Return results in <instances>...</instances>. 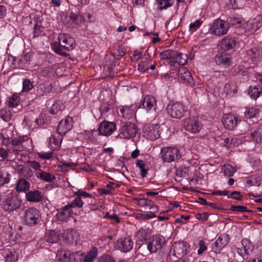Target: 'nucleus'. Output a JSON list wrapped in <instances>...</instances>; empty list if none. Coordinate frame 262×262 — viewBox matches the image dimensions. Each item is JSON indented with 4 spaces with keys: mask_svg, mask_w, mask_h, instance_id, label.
<instances>
[{
    "mask_svg": "<svg viewBox=\"0 0 262 262\" xmlns=\"http://www.w3.org/2000/svg\"><path fill=\"white\" fill-rule=\"evenodd\" d=\"M64 109V103L60 100L56 101L51 106L50 113L52 114H57Z\"/></svg>",
    "mask_w": 262,
    "mask_h": 262,
    "instance_id": "obj_39",
    "label": "nucleus"
},
{
    "mask_svg": "<svg viewBox=\"0 0 262 262\" xmlns=\"http://www.w3.org/2000/svg\"><path fill=\"white\" fill-rule=\"evenodd\" d=\"M28 163L30 164V167H32L35 170V172L42 170L40 169L41 165L39 162L33 160L29 161Z\"/></svg>",
    "mask_w": 262,
    "mask_h": 262,
    "instance_id": "obj_61",
    "label": "nucleus"
},
{
    "mask_svg": "<svg viewBox=\"0 0 262 262\" xmlns=\"http://www.w3.org/2000/svg\"><path fill=\"white\" fill-rule=\"evenodd\" d=\"M62 139L63 136L61 135L57 132L52 133L49 138V143L50 144L51 148L53 150L59 149Z\"/></svg>",
    "mask_w": 262,
    "mask_h": 262,
    "instance_id": "obj_25",
    "label": "nucleus"
},
{
    "mask_svg": "<svg viewBox=\"0 0 262 262\" xmlns=\"http://www.w3.org/2000/svg\"><path fill=\"white\" fill-rule=\"evenodd\" d=\"M165 243V237L161 235L156 234L152 236L147 244V249L150 253L156 252L160 249Z\"/></svg>",
    "mask_w": 262,
    "mask_h": 262,
    "instance_id": "obj_11",
    "label": "nucleus"
},
{
    "mask_svg": "<svg viewBox=\"0 0 262 262\" xmlns=\"http://www.w3.org/2000/svg\"><path fill=\"white\" fill-rule=\"evenodd\" d=\"M258 113V110L254 107H247L245 112V116L247 118H251L254 117Z\"/></svg>",
    "mask_w": 262,
    "mask_h": 262,
    "instance_id": "obj_52",
    "label": "nucleus"
},
{
    "mask_svg": "<svg viewBox=\"0 0 262 262\" xmlns=\"http://www.w3.org/2000/svg\"><path fill=\"white\" fill-rule=\"evenodd\" d=\"M52 84L49 82L40 83L37 88V92L40 95L49 93L52 90Z\"/></svg>",
    "mask_w": 262,
    "mask_h": 262,
    "instance_id": "obj_35",
    "label": "nucleus"
},
{
    "mask_svg": "<svg viewBox=\"0 0 262 262\" xmlns=\"http://www.w3.org/2000/svg\"><path fill=\"white\" fill-rule=\"evenodd\" d=\"M244 19L239 15H233L230 18L229 23L232 26H239L244 23Z\"/></svg>",
    "mask_w": 262,
    "mask_h": 262,
    "instance_id": "obj_50",
    "label": "nucleus"
},
{
    "mask_svg": "<svg viewBox=\"0 0 262 262\" xmlns=\"http://www.w3.org/2000/svg\"><path fill=\"white\" fill-rule=\"evenodd\" d=\"M76 198L74 200L70 203H68V205L71 209L75 207L80 208L83 206V202L80 197L77 195H75Z\"/></svg>",
    "mask_w": 262,
    "mask_h": 262,
    "instance_id": "obj_48",
    "label": "nucleus"
},
{
    "mask_svg": "<svg viewBox=\"0 0 262 262\" xmlns=\"http://www.w3.org/2000/svg\"><path fill=\"white\" fill-rule=\"evenodd\" d=\"M133 241L129 236L121 238L117 242L118 249L123 252L130 251L133 249Z\"/></svg>",
    "mask_w": 262,
    "mask_h": 262,
    "instance_id": "obj_21",
    "label": "nucleus"
},
{
    "mask_svg": "<svg viewBox=\"0 0 262 262\" xmlns=\"http://www.w3.org/2000/svg\"><path fill=\"white\" fill-rule=\"evenodd\" d=\"M120 112L122 116L127 119L131 118L134 114V109L132 106L124 105L120 108Z\"/></svg>",
    "mask_w": 262,
    "mask_h": 262,
    "instance_id": "obj_36",
    "label": "nucleus"
},
{
    "mask_svg": "<svg viewBox=\"0 0 262 262\" xmlns=\"http://www.w3.org/2000/svg\"><path fill=\"white\" fill-rule=\"evenodd\" d=\"M160 155L163 161L167 163L174 162L181 158L178 149L172 147H164L161 148Z\"/></svg>",
    "mask_w": 262,
    "mask_h": 262,
    "instance_id": "obj_4",
    "label": "nucleus"
},
{
    "mask_svg": "<svg viewBox=\"0 0 262 262\" xmlns=\"http://www.w3.org/2000/svg\"><path fill=\"white\" fill-rule=\"evenodd\" d=\"M21 200L18 195L15 193H10L2 204L3 209L8 212H12L18 209L21 205Z\"/></svg>",
    "mask_w": 262,
    "mask_h": 262,
    "instance_id": "obj_2",
    "label": "nucleus"
},
{
    "mask_svg": "<svg viewBox=\"0 0 262 262\" xmlns=\"http://www.w3.org/2000/svg\"><path fill=\"white\" fill-rule=\"evenodd\" d=\"M214 60L215 63L218 65L227 64L230 61V58L228 55L223 53L217 54L215 56Z\"/></svg>",
    "mask_w": 262,
    "mask_h": 262,
    "instance_id": "obj_40",
    "label": "nucleus"
},
{
    "mask_svg": "<svg viewBox=\"0 0 262 262\" xmlns=\"http://www.w3.org/2000/svg\"><path fill=\"white\" fill-rule=\"evenodd\" d=\"M262 26V15H257L253 19H249L246 24L244 28L245 31L253 33Z\"/></svg>",
    "mask_w": 262,
    "mask_h": 262,
    "instance_id": "obj_15",
    "label": "nucleus"
},
{
    "mask_svg": "<svg viewBox=\"0 0 262 262\" xmlns=\"http://www.w3.org/2000/svg\"><path fill=\"white\" fill-rule=\"evenodd\" d=\"M11 175L6 169H0V186L9 182Z\"/></svg>",
    "mask_w": 262,
    "mask_h": 262,
    "instance_id": "obj_41",
    "label": "nucleus"
},
{
    "mask_svg": "<svg viewBox=\"0 0 262 262\" xmlns=\"http://www.w3.org/2000/svg\"><path fill=\"white\" fill-rule=\"evenodd\" d=\"M143 131L147 138L151 140H155L160 137L157 128L152 125L146 124L144 126Z\"/></svg>",
    "mask_w": 262,
    "mask_h": 262,
    "instance_id": "obj_23",
    "label": "nucleus"
},
{
    "mask_svg": "<svg viewBox=\"0 0 262 262\" xmlns=\"http://www.w3.org/2000/svg\"><path fill=\"white\" fill-rule=\"evenodd\" d=\"M173 59H175L176 61L179 64L184 65L187 62L188 56L186 54L178 53L176 51Z\"/></svg>",
    "mask_w": 262,
    "mask_h": 262,
    "instance_id": "obj_44",
    "label": "nucleus"
},
{
    "mask_svg": "<svg viewBox=\"0 0 262 262\" xmlns=\"http://www.w3.org/2000/svg\"><path fill=\"white\" fill-rule=\"evenodd\" d=\"M194 260V257L191 253H189L185 255L183 257L180 258L177 262H193Z\"/></svg>",
    "mask_w": 262,
    "mask_h": 262,
    "instance_id": "obj_63",
    "label": "nucleus"
},
{
    "mask_svg": "<svg viewBox=\"0 0 262 262\" xmlns=\"http://www.w3.org/2000/svg\"><path fill=\"white\" fill-rule=\"evenodd\" d=\"M250 244V242L249 240L247 239H243L242 241V247L237 248L236 252L244 259L246 258L249 254Z\"/></svg>",
    "mask_w": 262,
    "mask_h": 262,
    "instance_id": "obj_29",
    "label": "nucleus"
},
{
    "mask_svg": "<svg viewBox=\"0 0 262 262\" xmlns=\"http://www.w3.org/2000/svg\"><path fill=\"white\" fill-rule=\"evenodd\" d=\"M73 127V119L71 117H67L61 120L59 123L57 132L62 136L65 135Z\"/></svg>",
    "mask_w": 262,
    "mask_h": 262,
    "instance_id": "obj_17",
    "label": "nucleus"
},
{
    "mask_svg": "<svg viewBox=\"0 0 262 262\" xmlns=\"http://www.w3.org/2000/svg\"><path fill=\"white\" fill-rule=\"evenodd\" d=\"M33 88V85L29 79H25L23 83V91L28 92Z\"/></svg>",
    "mask_w": 262,
    "mask_h": 262,
    "instance_id": "obj_59",
    "label": "nucleus"
},
{
    "mask_svg": "<svg viewBox=\"0 0 262 262\" xmlns=\"http://www.w3.org/2000/svg\"><path fill=\"white\" fill-rule=\"evenodd\" d=\"M260 82L262 84V77L260 79ZM262 93V87L255 85L254 86H250L248 89V94L251 98L256 100Z\"/></svg>",
    "mask_w": 262,
    "mask_h": 262,
    "instance_id": "obj_32",
    "label": "nucleus"
},
{
    "mask_svg": "<svg viewBox=\"0 0 262 262\" xmlns=\"http://www.w3.org/2000/svg\"><path fill=\"white\" fill-rule=\"evenodd\" d=\"M173 255L179 258L183 257L189 253V245L185 242H175L172 246Z\"/></svg>",
    "mask_w": 262,
    "mask_h": 262,
    "instance_id": "obj_10",
    "label": "nucleus"
},
{
    "mask_svg": "<svg viewBox=\"0 0 262 262\" xmlns=\"http://www.w3.org/2000/svg\"><path fill=\"white\" fill-rule=\"evenodd\" d=\"M136 166L140 168L142 177H145L147 173V169H146L145 167V164L144 162L142 160L138 159L136 162Z\"/></svg>",
    "mask_w": 262,
    "mask_h": 262,
    "instance_id": "obj_54",
    "label": "nucleus"
},
{
    "mask_svg": "<svg viewBox=\"0 0 262 262\" xmlns=\"http://www.w3.org/2000/svg\"><path fill=\"white\" fill-rule=\"evenodd\" d=\"M3 233L5 235V236L7 238H11L14 234V229L12 227V224L10 223V221H8V223L4 225L2 227Z\"/></svg>",
    "mask_w": 262,
    "mask_h": 262,
    "instance_id": "obj_38",
    "label": "nucleus"
},
{
    "mask_svg": "<svg viewBox=\"0 0 262 262\" xmlns=\"http://www.w3.org/2000/svg\"><path fill=\"white\" fill-rule=\"evenodd\" d=\"M184 126L186 130L192 134H196L202 129V124L197 118L191 117L184 120Z\"/></svg>",
    "mask_w": 262,
    "mask_h": 262,
    "instance_id": "obj_12",
    "label": "nucleus"
},
{
    "mask_svg": "<svg viewBox=\"0 0 262 262\" xmlns=\"http://www.w3.org/2000/svg\"><path fill=\"white\" fill-rule=\"evenodd\" d=\"M35 176L40 180L49 183L52 182L56 179L54 173L47 172L43 170L36 171Z\"/></svg>",
    "mask_w": 262,
    "mask_h": 262,
    "instance_id": "obj_27",
    "label": "nucleus"
},
{
    "mask_svg": "<svg viewBox=\"0 0 262 262\" xmlns=\"http://www.w3.org/2000/svg\"><path fill=\"white\" fill-rule=\"evenodd\" d=\"M157 100L151 95H147L142 98L139 103V108L145 109L148 113L155 112L157 109Z\"/></svg>",
    "mask_w": 262,
    "mask_h": 262,
    "instance_id": "obj_9",
    "label": "nucleus"
},
{
    "mask_svg": "<svg viewBox=\"0 0 262 262\" xmlns=\"http://www.w3.org/2000/svg\"><path fill=\"white\" fill-rule=\"evenodd\" d=\"M6 103L9 107L15 109L13 111L14 113L19 111L22 108V106L20 104V98L16 94H13L8 97L7 99Z\"/></svg>",
    "mask_w": 262,
    "mask_h": 262,
    "instance_id": "obj_24",
    "label": "nucleus"
},
{
    "mask_svg": "<svg viewBox=\"0 0 262 262\" xmlns=\"http://www.w3.org/2000/svg\"><path fill=\"white\" fill-rule=\"evenodd\" d=\"M178 78L182 83L190 86L194 85L193 78L190 72L184 67L180 68L178 70Z\"/></svg>",
    "mask_w": 262,
    "mask_h": 262,
    "instance_id": "obj_16",
    "label": "nucleus"
},
{
    "mask_svg": "<svg viewBox=\"0 0 262 262\" xmlns=\"http://www.w3.org/2000/svg\"><path fill=\"white\" fill-rule=\"evenodd\" d=\"M75 47V41L73 38L68 34H60L58 36V42L53 43L51 48L57 54L66 56L67 54L64 50L70 51Z\"/></svg>",
    "mask_w": 262,
    "mask_h": 262,
    "instance_id": "obj_1",
    "label": "nucleus"
},
{
    "mask_svg": "<svg viewBox=\"0 0 262 262\" xmlns=\"http://www.w3.org/2000/svg\"><path fill=\"white\" fill-rule=\"evenodd\" d=\"M158 9L161 11L170 7L173 5V0H156Z\"/></svg>",
    "mask_w": 262,
    "mask_h": 262,
    "instance_id": "obj_43",
    "label": "nucleus"
},
{
    "mask_svg": "<svg viewBox=\"0 0 262 262\" xmlns=\"http://www.w3.org/2000/svg\"><path fill=\"white\" fill-rule=\"evenodd\" d=\"M222 122L226 128L232 130L235 128L241 120L237 117L228 114L224 116Z\"/></svg>",
    "mask_w": 262,
    "mask_h": 262,
    "instance_id": "obj_18",
    "label": "nucleus"
},
{
    "mask_svg": "<svg viewBox=\"0 0 262 262\" xmlns=\"http://www.w3.org/2000/svg\"><path fill=\"white\" fill-rule=\"evenodd\" d=\"M30 187V183L26 179L21 178L18 181L15 188L17 191H26L29 189Z\"/></svg>",
    "mask_w": 262,
    "mask_h": 262,
    "instance_id": "obj_37",
    "label": "nucleus"
},
{
    "mask_svg": "<svg viewBox=\"0 0 262 262\" xmlns=\"http://www.w3.org/2000/svg\"><path fill=\"white\" fill-rule=\"evenodd\" d=\"M64 239L67 244H76L79 239V235L75 230L69 229L64 233Z\"/></svg>",
    "mask_w": 262,
    "mask_h": 262,
    "instance_id": "obj_22",
    "label": "nucleus"
},
{
    "mask_svg": "<svg viewBox=\"0 0 262 262\" xmlns=\"http://www.w3.org/2000/svg\"><path fill=\"white\" fill-rule=\"evenodd\" d=\"M137 132L136 125L130 122H126L120 128L118 136L121 138L129 140L135 137Z\"/></svg>",
    "mask_w": 262,
    "mask_h": 262,
    "instance_id": "obj_6",
    "label": "nucleus"
},
{
    "mask_svg": "<svg viewBox=\"0 0 262 262\" xmlns=\"http://www.w3.org/2000/svg\"><path fill=\"white\" fill-rule=\"evenodd\" d=\"M97 130H91L90 131H85L84 134V138L88 139L92 142L95 141L96 139L95 137L94 134L96 133Z\"/></svg>",
    "mask_w": 262,
    "mask_h": 262,
    "instance_id": "obj_56",
    "label": "nucleus"
},
{
    "mask_svg": "<svg viewBox=\"0 0 262 262\" xmlns=\"http://www.w3.org/2000/svg\"><path fill=\"white\" fill-rule=\"evenodd\" d=\"M60 234L61 231L58 228L50 230L46 235V241L51 244L57 243L59 241Z\"/></svg>",
    "mask_w": 262,
    "mask_h": 262,
    "instance_id": "obj_30",
    "label": "nucleus"
},
{
    "mask_svg": "<svg viewBox=\"0 0 262 262\" xmlns=\"http://www.w3.org/2000/svg\"><path fill=\"white\" fill-rule=\"evenodd\" d=\"M148 235L147 230L142 228L137 232L136 237L139 241L143 242L147 239Z\"/></svg>",
    "mask_w": 262,
    "mask_h": 262,
    "instance_id": "obj_45",
    "label": "nucleus"
},
{
    "mask_svg": "<svg viewBox=\"0 0 262 262\" xmlns=\"http://www.w3.org/2000/svg\"><path fill=\"white\" fill-rule=\"evenodd\" d=\"M151 203V202L149 200L145 198H141L138 201V204L140 206L144 207L145 209H148Z\"/></svg>",
    "mask_w": 262,
    "mask_h": 262,
    "instance_id": "obj_57",
    "label": "nucleus"
},
{
    "mask_svg": "<svg viewBox=\"0 0 262 262\" xmlns=\"http://www.w3.org/2000/svg\"><path fill=\"white\" fill-rule=\"evenodd\" d=\"M41 214L39 211L34 207H30L24 212V222L29 226L37 225L40 221Z\"/></svg>",
    "mask_w": 262,
    "mask_h": 262,
    "instance_id": "obj_3",
    "label": "nucleus"
},
{
    "mask_svg": "<svg viewBox=\"0 0 262 262\" xmlns=\"http://www.w3.org/2000/svg\"><path fill=\"white\" fill-rule=\"evenodd\" d=\"M229 238L226 234H222L211 245L212 251L216 254L220 253L228 244Z\"/></svg>",
    "mask_w": 262,
    "mask_h": 262,
    "instance_id": "obj_14",
    "label": "nucleus"
},
{
    "mask_svg": "<svg viewBox=\"0 0 262 262\" xmlns=\"http://www.w3.org/2000/svg\"><path fill=\"white\" fill-rule=\"evenodd\" d=\"M166 109L170 116L178 119L183 117L186 112V110L184 105L179 102H169Z\"/></svg>",
    "mask_w": 262,
    "mask_h": 262,
    "instance_id": "obj_5",
    "label": "nucleus"
},
{
    "mask_svg": "<svg viewBox=\"0 0 262 262\" xmlns=\"http://www.w3.org/2000/svg\"><path fill=\"white\" fill-rule=\"evenodd\" d=\"M229 28V23L222 19H216L213 21L210 28L211 34L220 36L226 34Z\"/></svg>",
    "mask_w": 262,
    "mask_h": 262,
    "instance_id": "obj_7",
    "label": "nucleus"
},
{
    "mask_svg": "<svg viewBox=\"0 0 262 262\" xmlns=\"http://www.w3.org/2000/svg\"><path fill=\"white\" fill-rule=\"evenodd\" d=\"M222 170L224 172V174L228 177L232 176L236 172V169L230 164L224 165L222 168Z\"/></svg>",
    "mask_w": 262,
    "mask_h": 262,
    "instance_id": "obj_46",
    "label": "nucleus"
},
{
    "mask_svg": "<svg viewBox=\"0 0 262 262\" xmlns=\"http://www.w3.org/2000/svg\"><path fill=\"white\" fill-rule=\"evenodd\" d=\"M247 54L253 61H260L262 59V48L254 47L247 51Z\"/></svg>",
    "mask_w": 262,
    "mask_h": 262,
    "instance_id": "obj_28",
    "label": "nucleus"
},
{
    "mask_svg": "<svg viewBox=\"0 0 262 262\" xmlns=\"http://www.w3.org/2000/svg\"><path fill=\"white\" fill-rule=\"evenodd\" d=\"M151 61L150 59H145L144 61H142L138 66V69L141 72H145L149 69V64Z\"/></svg>",
    "mask_w": 262,
    "mask_h": 262,
    "instance_id": "obj_51",
    "label": "nucleus"
},
{
    "mask_svg": "<svg viewBox=\"0 0 262 262\" xmlns=\"http://www.w3.org/2000/svg\"><path fill=\"white\" fill-rule=\"evenodd\" d=\"M110 109L111 106L109 104L106 103L102 104L99 108L101 115L105 117L106 116V113L108 112Z\"/></svg>",
    "mask_w": 262,
    "mask_h": 262,
    "instance_id": "obj_58",
    "label": "nucleus"
},
{
    "mask_svg": "<svg viewBox=\"0 0 262 262\" xmlns=\"http://www.w3.org/2000/svg\"><path fill=\"white\" fill-rule=\"evenodd\" d=\"M174 55H176V51L172 50H165L160 53V57L162 60L174 58Z\"/></svg>",
    "mask_w": 262,
    "mask_h": 262,
    "instance_id": "obj_49",
    "label": "nucleus"
},
{
    "mask_svg": "<svg viewBox=\"0 0 262 262\" xmlns=\"http://www.w3.org/2000/svg\"><path fill=\"white\" fill-rule=\"evenodd\" d=\"M220 47L222 50H229L233 49L236 45V40L234 38L227 36L220 41Z\"/></svg>",
    "mask_w": 262,
    "mask_h": 262,
    "instance_id": "obj_26",
    "label": "nucleus"
},
{
    "mask_svg": "<svg viewBox=\"0 0 262 262\" xmlns=\"http://www.w3.org/2000/svg\"><path fill=\"white\" fill-rule=\"evenodd\" d=\"M243 137H234L232 138H227L225 139V145L229 147L237 146L243 142Z\"/></svg>",
    "mask_w": 262,
    "mask_h": 262,
    "instance_id": "obj_33",
    "label": "nucleus"
},
{
    "mask_svg": "<svg viewBox=\"0 0 262 262\" xmlns=\"http://www.w3.org/2000/svg\"><path fill=\"white\" fill-rule=\"evenodd\" d=\"M250 138L251 141L255 143H260L262 142V130L257 129L250 133Z\"/></svg>",
    "mask_w": 262,
    "mask_h": 262,
    "instance_id": "obj_42",
    "label": "nucleus"
},
{
    "mask_svg": "<svg viewBox=\"0 0 262 262\" xmlns=\"http://www.w3.org/2000/svg\"><path fill=\"white\" fill-rule=\"evenodd\" d=\"M34 176V172L30 166H26L24 171L23 177L27 179L31 178Z\"/></svg>",
    "mask_w": 262,
    "mask_h": 262,
    "instance_id": "obj_62",
    "label": "nucleus"
},
{
    "mask_svg": "<svg viewBox=\"0 0 262 262\" xmlns=\"http://www.w3.org/2000/svg\"><path fill=\"white\" fill-rule=\"evenodd\" d=\"M27 200L32 202H38L42 200V195L39 190L30 191L26 194Z\"/></svg>",
    "mask_w": 262,
    "mask_h": 262,
    "instance_id": "obj_31",
    "label": "nucleus"
},
{
    "mask_svg": "<svg viewBox=\"0 0 262 262\" xmlns=\"http://www.w3.org/2000/svg\"><path fill=\"white\" fill-rule=\"evenodd\" d=\"M70 17L72 22L76 25H78L83 21L82 16L78 14L71 13Z\"/></svg>",
    "mask_w": 262,
    "mask_h": 262,
    "instance_id": "obj_55",
    "label": "nucleus"
},
{
    "mask_svg": "<svg viewBox=\"0 0 262 262\" xmlns=\"http://www.w3.org/2000/svg\"><path fill=\"white\" fill-rule=\"evenodd\" d=\"M77 164L73 162H64L61 165V170L63 171H67V168L70 167L72 169H74Z\"/></svg>",
    "mask_w": 262,
    "mask_h": 262,
    "instance_id": "obj_60",
    "label": "nucleus"
},
{
    "mask_svg": "<svg viewBox=\"0 0 262 262\" xmlns=\"http://www.w3.org/2000/svg\"><path fill=\"white\" fill-rule=\"evenodd\" d=\"M116 129V125L114 122L104 121L100 124L97 131L100 136H109Z\"/></svg>",
    "mask_w": 262,
    "mask_h": 262,
    "instance_id": "obj_13",
    "label": "nucleus"
},
{
    "mask_svg": "<svg viewBox=\"0 0 262 262\" xmlns=\"http://www.w3.org/2000/svg\"><path fill=\"white\" fill-rule=\"evenodd\" d=\"M73 214L72 209L67 204L57 210L56 218L58 221L66 222L68 218L72 217Z\"/></svg>",
    "mask_w": 262,
    "mask_h": 262,
    "instance_id": "obj_20",
    "label": "nucleus"
},
{
    "mask_svg": "<svg viewBox=\"0 0 262 262\" xmlns=\"http://www.w3.org/2000/svg\"><path fill=\"white\" fill-rule=\"evenodd\" d=\"M0 254L3 257L5 262H15L18 258L14 249L12 247L0 250Z\"/></svg>",
    "mask_w": 262,
    "mask_h": 262,
    "instance_id": "obj_19",
    "label": "nucleus"
},
{
    "mask_svg": "<svg viewBox=\"0 0 262 262\" xmlns=\"http://www.w3.org/2000/svg\"><path fill=\"white\" fill-rule=\"evenodd\" d=\"M28 140V138L26 136H21L14 138L11 139V143L14 146H19L23 144L24 142Z\"/></svg>",
    "mask_w": 262,
    "mask_h": 262,
    "instance_id": "obj_53",
    "label": "nucleus"
},
{
    "mask_svg": "<svg viewBox=\"0 0 262 262\" xmlns=\"http://www.w3.org/2000/svg\"><path fill=\"white\" fill-rule=\"evenodd\" d=\"M59 256V259L63 262H83L82 259L84 256V253L81 251H76L71 253H67L64 252L63 254L58 251L57 255Z\"/></svg>",
    "mask_w": 262,
    "mask_h": 262,
    "instance_id": "obj_8",
    "label": "nucleus"
},
{
    "mask_svg": "<svg viewBox=\"0 0 262 262\" xmlns=\"http://www.w3.org/2000/svg\"><path fill=\"white\" fill-rule=\"evenodd\" d=\"M98 255V249L96 247L92 248L84 255L82 259L83 262H93Z\"/></svg>",
    "mask_w": 262,
    "mask_h": 262,
    "instance_id": "obj_34",
    "label": "nucleus"
},
{
    "mask_svg": "<svg viewBox=\"0 0 262 262\" xmlns=\"http://www.w3.org/2000/svg\"><path fill=\"white\" fill-rule=\"evenodd\" d=\"M98 262H115V261L110 255H103L99 257Z\"/></svg>",
    "mask_w": 262,
    "mask_h": 262,
    "instance_id": "obj_64",
    "label": "nucleus"
},
{
    "mask_svg": "<svg viewBox=\"0 0 262 262\" xmlns=\"http://www.w3.org/2000/svg\"><path fill=\"white\" fill-rule=\"evenodd\" d=\"M0 118L5 122H9L11 119V113L10 110L3 108L0 110Z\"/></svg>",
    "mask_w": 262,
    "mask_h": 262,
    "instance_id": "obj_47",
    "label": "nucleus"
}]
</instances>
